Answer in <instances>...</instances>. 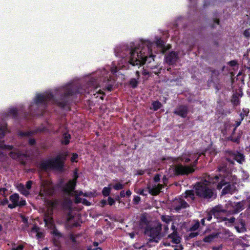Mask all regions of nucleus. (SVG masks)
Segmentation results:
<instances>
[{
	"instance_id": "obj_35",
	"label": "nucleus",
	"mask_w": 250,
	"mask_h": 250,
	"mask_svg": "<svg viewBox=\"0 0 250 250\" xmlns=\"http://www.w3.org/2000/svg\"><path fill=\"white\" fill-rule=\"evenodd\" d=\"M125 185H123L120 183H117L113 186V188L115 190H120L124 188Z\"/></svg>"
},
{
	"instance_id": "obj_24",
	"label": "nucleus",
	"mask_w": 250,
	"mask_h": 250,
	"mask_svg": "<svg viewBox=\"0 0 250 250\" xmlns=\"http://www.w3.org/2000/svg\"><path fill=\"white\" fill-rule=\"evenodd\" d=\"M218 236L217 233H212L203 239V241L207 243H210Z\"/></svg>"
},
{
	"instance_id": "obj_45",
	"label": "nucleus",
	"mask_w": 250,
	"mask_h": 250,
	"mask_svg": "<svg viewBox=\"0 0 250 250\" xmlns=\"http://www.w3.org/2000/svg\"><path fill=\"white\" fill-rule=\"evenodd\" d=\"M229 155L230 156H235V157H236V156H243V155L242 154H235V153H234L233 152H232V151H230L229 152Z\"/></svg>"
},
{
	"instance_id": "obj_58",
	"label": "nucleus",
	"mask_w": 250,
	"mask_h": 250,
	"mask_svg": "<svg viewBox=\"0 0 250 250\" xmlns=\"http://www.w3.org/2000/svg\"><path fill=\"white\" fill-rule=\"evenodd\" d=\"M22 221L26 224V225L27 226V223H28L27 219H26L25 217H23L22 218Z\"/></svg>"
},
{
	"instance_id": "obj_27",
	"label": "nucleus",
	"mask_w": 250,
	"mask_h": 250,
	"mask_svg": "<svg viewBox=\"0 0 250 250\" xmlns=\"http://www.w3.org/2000/svg\"><path fill=\"white\" fill-rule=\"evenodd\" d=\"M19 190L25 196H27L29 194L28 189L25 188V186L22 184H20L19 186Z\"/></svg>"
},
{
	"instance_id": "obj_63",
	"label": "nucleus",
	"mask_w": 250,
	"mask_h": 250,
	"mask_svg": "<svg viewBox=\"0 0 250 250\" xmlns=\"http://www.w3.org/2000/svg\"><path fill=\"white\" fill-rule=\"evenodd\" d=\"M156 187H158V188H160V190L161 189H162L163 186L162 185L159 184V185H158L157 186H156Z\"/></svg>"
},
{
	"instance_id": "obj_21",
	"label": "nucleus",
	"mask_w": 250,
	"mask_h": 250,
	"mask_svg": "<svg viewBox=\"0 0 250 250\" xmlns=\"http://www.w3.org/2000/svg\"><path fill=\"white\" fill-rule=\"evenodd\" d=\"M244 158L243 157H229L226 159V161L229 162L230 164H234V161H236L239 164H242V163L244 161Z\"/></svg>"
},
{
	"instance_id": "obj_41",
	"label": "nucleus",
	"mask_w": 250,
	"mask_h": 250,
	"mask_svg": "<svg viewBox=\"0 0 250 250\" xmlns=\"http://www.w3.org/2000/svg\"><path fill=\"white\" fill-rule=\"evenodd\" d=\"M39 229H40L39 227H38L37 226H34L32 228L31 232L32 234L33 233H35L36 234L37 232H38L39 231Z\"/></svg>"
},
{
	"instance_id": "obj_59",
	"label": "nucleus",
	"mask_w": 250,
	"mask_h": 250,
	"mask_svg": "<svg viewBox=\"0 0 250 250\" xmlns=\"http://www.w3.org/2000/svg\"><path fill=\"white\" fill-rule=\"evenodd\" d=\"M71 161L72 162H77L78 161V157H71Z\"/></svg>"
},
{
	"instance_id": "obj_16",
	"label": "nucleus",
	"mask_w": 250,
	"mask_h": 250,
	"mask_svg": "<svg viewBox=\"0 0 250 250\" xmlns=\"http://www.w3.org/2000/svg\"><path fill=\"white\" fill-rule=\"evenodd\" d=\"M151 224L148 220L146 215H143L140 219L139 225L141 228L144 229L145 230L150 226Z\"/></svg>"
},
{
	"instance_id": "obj_30",
	"label": "nucleus",
	"mask_w": 250,
	"mask_h": 250,
	"mask_svg": "<svg viewBox=\"0 0 250 250\" xmlns=\"http://www.w3.org/2000/svg\"><path fill=\"white\" fill-rule=\"evenodd\" d=\"M17 108L14 107L10 108L7 111V115L12 116H15L17 115Z\"/></svg>"
},
{
	"instance_id": "obj_34",
	"label": "nucleus",
	"mask_w": 250,
	"mask_h": 250,
	"mask_svg": "<svg viewBox=\"0 0 250 250\" xmlns=\"http://www.w3.org/2000/svg\"><path fill=\"white\" fill-rule=\"evenodd\" d=\"M110 192V188L107 187H104L102 191L103 194L105 196H107Z\"/></svg>"
},
{
	"instance_id": "obj_57",
	"label": "nucleus",
	"mask_w": 250,
	"mask_h": 250,
	"mask_svg": "<svg viewBox=\"0 0 250 250\" xmlns=\"http://www.w3.org/2000/svg\"><path fill=\"white\" fill-rule=\"evenodd\" d=\"M101 206L104 207L106 204V201L105 200H103L101 202Z\"/></svg>"
},
{
	"instance_id": "obj_6",
	"label": "nucleus",
	"mask_w": 250,
	"mask_h": 250,
	"mask_svg": "<svg viewBox=\"0 0 250 250\" xmlns=\"http://www.w3.org/2000/svg\"><path fill=\"white\" fill-rule=\"evenodd\" d=\"M213 176H209L208 180H205V182L199 183L196 185L195 192L197 196L201 198L209 199L215 198L216 194L213 191V189L208 184L209 179Z\"/></svg>"
},
{
	"instance_id": "obj_32",
	"label": "nucleus",
	"mask_w": 250,
	"mask_h": 250,
	"mask_svg": "<svg viewBox=\"0 0 250 250\" xmlns=\"http://www.w3.org/2000/svg\"><path fill=\"white\" fill-rule=\"evenodd\" d=\"M153 109L154 110H157L161 107V104L158 101H156L153 103Z\"/></svg>"
},
{
	"instance_id": "obj_43",
	"label": "nucleus",
	"mask_w": 250,
	"mask_h": 250,
	"mask_svg": "<svg viewBox=\"0 0 250 250\" xmlns=\"http://www.w3.org/2000/svg\"><path fill=\"white\" fill-rule=\"evenodd\" d=\"M108 203L110 206L113 205L115 203V200L110 197L108 198Z\"/></svg>"
},
{
	"instance_id": "obj_39",
	"label": "nucleus",
	"mask_w": 250,
	"mask_h": 250,
	"mask_svg": "<svg viewBox=\"0 0 250 250\" xmlns=\"http://www.w3.org/2000/svg\"><path fill=\"white\" fill-rule=\"evenodd\" d=\"M137 81L135 79H132L130 81V84L133 87H135L137 85Z\"/></svg>"
},
{
	"instance_id": "obj_42",
	"label": "nucleus",
	"mask_w": 250,
	"mask_h": 250,
	"mask_svg": "<svg viewBox=\"0 0 250 250\" xmlns=\"http://www.w3.org/2000/svg\"><path fill=\"white\" fill-rule=\"evenodd\" d=\"M32 184H33L32 181H27L26 183V184L25 188H26L28 190L30 189L31 188Z\"/></svg>"
},
{
	"instance_id": "obj_11",
	"label": "nucleus",
	"mask_w": 250,
	"mask_h": 250,
	"mask_svg": "<svg viewBox=\"0 0 250 250\" xmlns=\"http://www.w3.org/2000/svg\"><path fill=\"white\" fill-rule=\"evenodd\" d=\"M49 208L48 211L44 214V221L45 225L49 228H54V221L51 214L52 212L53 208L56 205V202L49 201L48 202Z\"/></svg>"
},
{
	"instance_id": "obj_31",
	"label": "nucleus",
	"mask_w": 250,
	"mask_h": 250,
	"mask_svg": "<svg viewBox=\"0 0 250 250\" xmlns=\"http://www.w3.org/2000/svg\"><path fill=\"white\" fill-rule=\"evenodd\" d=\"M161 219L163 222H165L166 224H169L170 222L172 221L171 217L168 215H162Z\"/></svg>"
},
{
	"instance_id": "obj_33",
	"label": "nucleus",
	"mask_w": 250,
	"mask_h": 250,
	"mask_svg": "<svg viewBox=\"0 0 250 250\" xmlns=\"http://www.w3.org/2000/svg\"><path fill=\"white\" fill-rule=\"evenodd\" d=\"M235 212L234 213H237L242 209V205L241 203H237L234 208Z\"/></svg>"
},
{
	"instance_id": "obj_37",
	"label": "nucleus",
	"mask_w": 250,
	"mask_h": 250,
	"mask_svg": "<svg viewBox=\"0 0 250 250\" xmlns=\"http://www.w3.org/2000/svg\"><path fill=\"white\" fill-rule=\"evenodd\" d=\"M249 113V109H248V108L243 109V113H241L240 115L241 118V120H243L244 119V116L245 115L247 116Z\"/></svg>"
},
{
	"instance_id": "obj_44",
	"label": "nucleus",
	"mask_w": 250,
	"mask_h": 250,
	"mask_svg": "<svg viewBox=\"0 0 250 250\" xmlns=\"http://www.w3.org/2000/svg\"><path fill=\"white\" fill-rule=\"evenodd\" d=\"M18 204V206L21 207L25 205L26 202L24 200L21 199L20 201H19Z\"/></svg>"
},
{
	"instance_id": "obj_47",
	"label": "nucleus",
	"mask_w": 250,
	"mask_h": 250,
	"mask_svg": "<svg viewBox=\"0 0 250 250\" xmlns=\"http://www.w3.org/2000/svg\"><path fill=\"white\" fill-rule=\"evenodd\" d=\"M36 236L38 238H41L43 237V234L42 232H38L36 234Z\"/></svg>"
},
{
	"instance_id": "obj_28",
	"label": "nucleus",
	"mask_w": 250,
	"mask_h": 250,
	"mask_svg": "<svg viewBox=\"0 0 250 250\" xmlns=\"http://www.w3.org/2000/svg\"><path fill=\"white\" fill-rule=\"evenodd\" d=\"M6 126L4 123L0 124V138H2L6 132Z\"/></svg>"
},
{
	"instance_id": "obj_54",
	"label": "nucleus",
	"mask_w": 250,
	"mask_h": 250,
	"mask_svg": "<svg viewBox=\"0 0 250 250\" xmlns=\"http://www.w3.org/2000/svg\"><path fill=\"white\" fill-rule=\"evenodd\" d=\"M23 246L22 245H19L16 248H14V250H22L23 249Z\"/></svg>"
},
{
	"instance_id": "obj_36",
	"label": "nucleus",
	"mask_w": 250,
	"mask_h": 250,
	"mask_svg": "<svg viewBox=\"0 0 250 250\" xmlns=\"http://www.w3.org/2000/svg\"><path fill=\"white\" fill-rule=\"evenodd\" d=\"M236 95H233L231 102L234 104L237 105L239 103V99L237 98Z\"/></svg>"
},
{
	"instance_id": "obj_17",
	"label": "nucleus",
	"mask_w": 250,
	"mask_h": 250,
	"mask_svg": "<svg viewBox=\"0 0 250 250\" xmlns=\"http://www.w3.org/2000/svg\"><path fill=\"white\" fill-rule=\"evenodd\" d=\"M188 112V109L186 106H180L177 108L174 113L182 117H185Z\"/></svg>"
},
{
	"instance_id": "obj_46",
	"label": "nucleus",
	"mask_w": 250,
	"mask_h": 250,
	"mask_svg": "<svg viewBox=\"0 0 250 250\" xmlns=\"http://www.w3.org/2000/svg\"><path fill=\"white\" fill-rule=\"evenodd\" d=\"M138 193L142 195L146 196L147 195V191L144 189H139Z\"/></svg>"
},
{
	"instance_id": "obj_10",
	"label": "nucleus",
	"mask_w": 250,
	"mask_h": 250,
	"mask_svg": "<svg viewBox=\"0 0 250 250\" xmlns=\"http://www.w3.org/2000/svg\"><path fill=\"white\" fill-rule=\"evenodd\" d=\"M54 192V188L51 182L48 180H41V189L40 195L43 197L45 195H51Z\"/></svg>"
},
{
	"instance_id": "obj_8",
	"label": "nucleus",
	"mask_w": 250,
	"mask_h": 250,
	"mask_svg": "<svg viewBox=\"0 0 250 250\" xmlns=\"http://www.w3.org/2000/svg\"><path fill=\"white\" fill-rule=\"evenodd\" d=\"M162 224L160 222L151 224L149 227L145 230V234L150 237L152 240L158 242L161 238Z\"/></svg>"
},
{
	"instance_id": "obj_60",
	"label": "nucleus",
	"mask_w": 250,
	"mask_h": 250,
	"mask_svg": "<svg viewBox=\"0 0 250 250\" xmlns=\"http://www.w3.org/2000/svg\"><path fill=\"white\" fill-rule=\"evenodd\" d=\"M131 194V192L129 190H128L125 192V195H126L128 196H130Z\"/></svg>"
},
{
	"instance_id": "obj_55",
	"label": "nucleus",
	"mask_w": 250,
	"mask_h": 250,
	"mask_svg": "<svg viewBox=\"0 0 250 250\" xmlns=\"http://www.w3.org/2000/svg\"><path fill=\"white\" fill-rule=\"evenodd\" d=\"M244 34L247 37H249L250 36V33L249 31L248 30H245Z\"/></svg>"
},
{
	"instance_id": "obj_26",
	"label": "nucleus",
	"mask_w": 250,
	"mask_h": 250,
	"mask_svg": "<svg viewBox=\"0 0 250 250\" xmlns=\"http://www.w3.org/2000/svg\"><path fill=\"white\" fill-rule=\"evenodd\" d=\"M9 199L12 203L18 204L20 199V197L18 194L14 193L11 195Z\"/></svg>"
},
{
	"instance_id": "obj_53",
	"label": "nucleus",
	"mask_w": 250,
	"mask_h": 250,
	"mask_svg": "<svg viewBox=\"0 0 250 250\" xmlns=\"http://www.w3.org/2000/svg\"><path fill=\"white\" fill-rule=\"evenodd\" d=\"M140 200V197L139 196H136L134 198V201L136 203H138Z\"/></svg>"
},
{
	"instance_id": "obj_5",
	"label": "nucleus",
	"mask_w": 250,
	"mask_h": 250,
	"mask_svg": "<svg viewBox=\"0 0 250 250\" xmlns=\"http://www.w3.org/2000/svg\"><path fill=\"white\" fill-rule=\"evenodd\" d=\"M78 176L75 174L74 178L70 181L65 186L64 190V191L67 193L68 195H71L75 197V202L77 204L82 203L83 205L86 206H90V203L87 200L82 199L80 197V196L83 195L84 196H87L86 193H83L81 191H78L74 190L76 184V181Z\"/></svg>"
},
{
	"instance_id": "obj_40",
	"label": "nucleus",
	"mask_w": 250,
	"mask_h": 250,
	"mask_svg": "<svg viewBox=\"0 0 250 250\" xmlns=\"http://www.w3.org/2000/svg\"><path fill=\"white\" fill-rule=\"evenodd\" d=\"M51 229H53L52 233L54 234L56 236H61L60 233L59 232V231L55 229V225H54V228H50Z\"/></svg>"
},
{
	"instance_id": "obj_3",
	"label": "nucleus",
	"mask_w": 250,
	"mask_h": 250,
	"mask_svg": "<svg viewBox=\"0 0 250 250\" xmlns=\"http://www.w3.org/2000/svg\"><path fill=\"white\" fill-rule=\"evenodd\" d=\"M115 80L112 78L107 70L104 68L103 70L97 71L89 80L86 89L83 90L79 88L77 91L79 93L84 92L89 93L92 89L96 90L99 87H102L103 89H107L111 91L114 83Z\"/></svg>"
},
{
	"instance_id": "obj_62",
	"label": "nucleus",
	"mask_w": 250,
	"mask_h": 250,
	"mask_svg": "<svg viewBox=\"0 0 250 250\" xmlns=\"http://www.w3.org/2000/svg\"><path fill=\"white\" fill-rule=\"evenodd\" d=\"M231 141H232L233 142H238L239 141V138H235V139H233L232 138L231 139Z\"/></svg>"
},
{
	"instance_id": "obj_48",
	"label": "nucleus",
	"mask_w": 250,
	"mask_h": 250,
	"mask_svg": "<svg viewBox=\"0 0 250 250\" xmlns=\"http://www.w3.org/2000/svg\"><path fill=\"white\" fill-rule=\"evenodd\" d=\"M172 242L174 243H175V244H178L180 243V240L179 239V237H176V238H174L173 239H172Z\"/></svg>"
},
{
	"instance_id": "obj_22",
	"label": "nucleus",
	"mask_w": 250,
	"mask_h": 250,
	"mask_svg": "<svg viewBox=\"0 0 250 250\" xmlns=\"http://www.w3.org/2000/svg\"><path fill=\"white\" fill-rule=\"evenodd\" d=\"M185 195L184 198L188 199V200H194L195 199L194 192L192 190H187L185 193Z\"/></svg>"
},
{
	"instance_id": "obj_12",
	"label": "nucleus",
	"mask_w": 250,
	"mask_h": 250,
	"mask_svg": "<svg viewBox=\"0 0 250 250\" xmlns=\"http://www.w3.org/2000/svg\"><path fill=\"white\" fill-rule=\"evenodd\" d=\"M226 211L223 209L221 206H217L211 209L210 212L208 214V216L206 219L208 221H210L212 215H213L215 217L218 218L221 213L225 212Z\"/></svg>"
},
{
	"instance_id": "obj_64",
	"label": "nucleus",
	"mask_w": 250,
	"mask_h": 250,
	"mask_svg": "<svg viewBox=\"0 0 250 250\" xmlns=\"http://www.w3.org/2000/svg\"><path fill=\"white\" fill-rule=\"evenodd\" d=\"M129 236H130L131 238H133L134 237L135 233H129Z\"/></svg>"
},
{
	"instance_id": "obj_51",
	"label": "nucleus",
	"mask_w": 250,
	"mask_h": 250,
	"mask_svg": "<svg viewBox=\"0 0 250 250\" xmlns=\"http://www.w3.org/2000/svg\"><path fill=\"white\" fill-rule=\"evenodd\" d=\"M229 65L230 66H235L236 65L237 62L235 61H231L229 62Z\"/></svg>"
},
{
	"instance_id": "obj_20",
	"label": "nucleus",
	"mask_w": 250,
	"mask_h": 250,
	"mask_svg": "<svg viewBox=\"0 0 250 250\" xmlns=\"http://www.w3.org/2000/svg\"><path fill=\"white\" fill-rule=\"evenodd\" d=\"M227 162H223L221 165H219L218 168V170L219 171L221 172L223 174H220L219 176L220 175L226 176L228 173H229L227 171Z\"/></svg>"
},
{
	"instance_id": "obj_23",
	"label": "nucleus",
	"mask_w": 250,
	"mask_h": 250,
	"mask_svg": "<svg viewBox=\"0 0 250 250\" xmlns=\"http://www.w3.org/2000/svg\"><path fill=\"white\" fill-rule=\"evenodd\" d=\"M147 188L148 192L152 195H158L160 192V188H159L158 187H156V186H155L152 188L149 186Z\"/></svg>"
},
{
	"instance_id": "obj_49",
	"label": "nucleus",
	"mask_w": 250,
	"mask_h": 250,
	"mask_svg": "<svg viewBox=\"0 0 250 250\" xmlns=\"http://www.w3.org/2000/svg\"><path fill=\"white\" fill-rule=\"evenodd\" d=\"M18 206V204H14V203H12V204H9L8 207V208H15L16 207H17Z\"/></svg>"
},
{
	"instance_id": "obj_52",
	"label": "nucleus",
	"mask_w": 250,
	"mask_h": 250,
	"mask_svg": "<svg viewBox=\"0 0 250 250\" xmlns=\"http://www.w3.org/2000/svg\"><path fill=\"white\" fill-rule=\"evenodd\" d=\"M233 95H236V97L239 99L242 96V94L240 93V91L236 92L233 94Z\"/></svg>"
},
{
	"instance_id": "obj_13",
	"label": "nucleus",
	"mask_w": 250,
	"mask_h": 250,
	"mask_svg": "<svg viewBox=\"0 0 250 250\" xmlns=\"http://www.w3.org/2000/svg\"><path fill=\"white\" fill-rule=\"evenodd\" d=\"M174 209L179 211L182 208H185L188 207V204L183 199H179L175 200L172 205Z\"/></svg>"
},
{
	"instance_id": "obj_15",
	"label": "nucleus",
	"mask_w": 250,
	"mask_h": 250,
	"mask_svg": "<svg viewBox=\"0 0 250 250\" xmlns=\"http://www.w3.org/2000/svg\"><path fill=\"white\" fill-rule=\"evenodd\" d=\"M178 59L177 54L175 52H171L166 56V62L169 64H173L176 62Z\"/></svg>"
},
{
	"instance_id": "obj_2",
	"label": "nucleus",
	"mask_w": 250,
	"mask_h": 250,
	"mask_svg": "<svg viewBox=\"0 0 250 250\" xmlns=\"http://www.w3.org/2000/svg\"><path fill=\"white\" fill-rule=\"evenodd\" d=\"M76 87L73 83H69L55 89L54 94L47 92L37 94L29 109L31 111L37 108L42 110L50 103L63 107L67 104L70 97L76 92Z\"/></svg>"
},
{
	"instance_id": "obj_38",
	"label": "nucleus",
	"mask_w": 250,
	"mask_h": 250,
	"mask_svg": "<svg viewBox=\"0 0 250 250\" xmlns=\"http://www.w3.org/2000/svg\"><path fill=\"white\" fill-rule=\"evenodd\" d=\"M222 221H228V222L230 224H232L234 222L235 220V219L234 217H231L229 219L228 218H226V217H223L222 219Z\"/></svg>"
},
{
	"instance_id": "obj_19",
	"label": "nucleus",
	"mask_w": 250,
	"mask_h": 250,
	"mask_svg": "<svg viewBox=\"0 0 250 250\" xmlns=\"http://www.w3.org/2000/svg\"><path fill=\"white\" fill-rule=\"evenodd\" d=\"M227 162H223L221 165H219L218 168V170L219 171L221 172L223 174H220L219 176L220 175L226 176L228 173H229L227 171Z\"/></svg>"
},
{
	"instance_id": "obj_14",
	"label": "nucleus",
	"mask_w": 250,
	"mask_h": 250,
	"mask_svg": "<svg viewBox=\"0 0 250 250\" xmlns=\"http://www.w3.org/2000/svg\"><path fill=\"white\" fill-rule=\"evenodd\" d=\"M42 131V130H40V131ZM37 131H39L38 130H30V131H20L19 132V135L22 138H29V142L30 145H33L35 143V140L34 139L30 138V137L34 134Z\"/></svg>"
},
{
	"instance_id": "obj_18",
	"label": "nucleus",
	"mask_w": 250,
	"mask_h": 250,
	"mask_svg": "<svg viewBox=\"0 0 250 250\" xmlns=\"http://www.w3.org/2000/svg\"><path fill=\"white\" fill-rule=\"evenodd\" d=\"M10 151L9 154H12L15 150L10 146H5L3 142H0V155L4 154V151Z\"/></svg>"
},
{
	"instance_id": "obj_29",
	"label": "nucleus",
	"mask_w": 250,
	"mask_h": 250,
	"mask_svg": "<svg viewBox=\"0 0 250 250\" xmlns=\"http://www.w3.org/2000/svg\"><path fill=\"white\" fill-rule=\"evenodd\" d=\"M70 139V135L67 133H64L63 135L62 139V143L65 145H67L69 142V139Z\"/></svg>"
},
{
	"instance_id": "obj_56",
	"label": "nucleus",
	"mask_w": 250,
	"mask_h": 250,
	"mask_svg": "<svg viewBox=\"0 0 250 250\" xmlns=\"http://www.w3.org/2000/svg\"><path fill=\"white\" fill-rule=\"evenodd\" d=\"M125 195V192L124 190H122L120 192V196L121 197H124Z\"/></svg>"
},
{
	"instance_id": "obj_25",
	"label": "nucleus",
	"mask_w": 250,
	"mask_h": 250,
	"mask_svg": "<svg viewBox=\"0 0 250 250\" xmlns=\"http://www.w3.org/2000/svg\"><path fill=\"white\" fill-rule=\"evenodd\" d=\"M235 229L239 232H243L246 230L244 222L241 221L240 224L235 226Z\"/></svg>"
},
{
	"instance_id": "obj_9",
	"label": "nucleus",
	"mask_w": 250,
	"mask_h": 250,
	"mask_svg": "<svg viewBox=\"0 0 250 250\" xmlns=\"http://www.w3.org/2000/svg\"><path fill=\"white\" fill-rule=\"evenodd\" d=\"M197 159H196L192 166H183L182 165H176L174 168L175 174L178 175H188L194 171V167L195 166Z\"/></svg>"
},
{
	"instance_id": "obj_50",
	"label": "nucleus",
	"mask_w": 250,
	"mask_h": 250,
	"mask_svg": "<svg viewBox=\"0 0 250 250\" xmlns=\"http://www.w3.org/2000/svg\"><path fill=\"white\" fill-rule=\"evenodd\" d=\"M160 176L158 174L156 175L154 178V180L155 182H158L160 181Z\"/></svg>"
},
{
	"instance_id": "obj_1",
	"label": "nucleus",
	"mask_w": 250,
	"mask_h": 250,
	"mask_svg": "<svg viewBox=\"0 0 250 250\" xmlns=\"http://www.w3.org/2000/svg\"><path fill=\"white\" fill-rule=\"evenodd\" d=\"M164 42L158 37L155 38L153 42L148 40H142L133 48H130L126 45L118 46L115 49L116 57L121 58L117 65L113 62V66L111 68V73L114 74L118 69H126L127 65H141L146 64L150 69L155 67L154 62L153 53L159 51L164 53Z\"/></svg>"
},
{
	"instance_id": "obj_61",
	"label": "nucleus",
	"mask_w": 250,
	"mask_h": 250,
	"mask_svg": "<svg viewBox=\"0 0 250 250\" xmlns=\"http://www.w3.org/2000/svg\"><path fill=\"white\" fill-rule=\"evenodd\" d=\"M241 120L240 121H236V127H238V126H239L241 124Z\"/></svg>"
},
{
	"instance_id": "obj_7",
	"label": "nucleus",
	"mask_w": 250,
	"mask_h": 250,
	"mask_svg": "<svg viewBox=\"0 0 250 250\" xmlns=\"http://www.w3.org/2000/svg\"><path fill=\"white\" fill-rule=\"evenodd\" d=\"M64 157H55L53 159L42 161L38 164V167L42 170L47 171L54 169L61 171L64 166Z\"/></svg>"
},
{
	"instance_id": "obj_4",
	"label": "nucleus",
	"mask_w": 250,
	"mask_h": 250,
	"mask_svg": "<svg viewBox=\"0 0 250 250\" xmlns=\"http://www.w3.org/2000/svg\"><path fill=\"white\" fill-rule=\"evenodd\" d=\"M236 182V177L230 173H228L226 176H215L209 179V183H218L217 186V189H220L224 187L222 192L223 194H232L236 190L235 184Z\"/></svg>"
}]
</instances>
